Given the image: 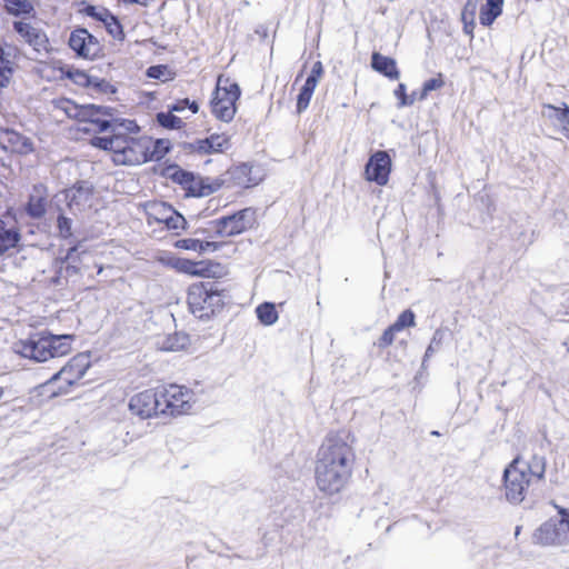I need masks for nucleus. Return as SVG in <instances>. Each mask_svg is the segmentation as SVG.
<instances>
[{"label":"nucleus","mask_w":569,"mask_h":569,"mask_svg":"<svg viewBox=\"0 0 569 569\" xmlns=\"http://www.w3.org/2000/svg\"><path fill=\"white\" fill-rule=\"evenodd\" d=\"M442 338H443L442 331L436 330L433 333V337L431 339V342L426 350L422 363H425L427 361V359H429L440 348Z\"/></svg>","instance_id":"obj_37"},{"label":"nucleus","mask_w":569,"mask_h":569,"mask_svg":"<svg viewBox=\"0 0 569 569\" xmlns=\"http://www.w3.org/2000/svg\"><path fill=\"white\" fill-rule=\"evenodd\" d=\"M161 413L179 416L189 413L196 403L194 392L179 385H169L160 391Z\"/></svg>","instance_id":"obj_8"},{"label":"nucleus","mask_w":569,"mask_h":569,"mask_svg":"<svg viewBox=\"0 0 569 569\" xmlns=\"http://www.w3.org/2000/svg\"><path fill=\"white\" fill-rule=\"evenodd\" d=\"M409 98H415V101L418 99L417 96H416V92H412L410 96H408Z\"/></svg>","instance_id":"obj_56"},{"label":"nucleus","mask_w":569,"mask_h":569,"mask_svg":"<svg viewBox=\"0 0 569 569\" xmlns=\"http://www.w3.org/2000/svg\"><path fill=\"white\" fill-rule=\"evenodd\" d=\"M58 229L62 238H69L72 234L71 219L64 217L63 214H60L58 217Z\"/></svg>","instance_id":"obj_42"},{"label":"nucleus","mask_w":569,"mask_h":569,"mask_svg":"<svg viewBox=\"0 0 569 569\" xmlns=\"http://www.w3.org/2000/svg\"><path fill=\"white\" fill-rule=\"evenodd\" d=\"M0 147L8 152L21 156L29 154L34 149L33 142L29 137L12 129L0 130Z\"/></svg>","instance_id":"obj_15"},{"label":"nucleus","mask_w":569,"mask_h":569,"mask_svg":"<svg viewBox=\"0 0 569 569\" xmlns=\"http://www.w3.org/2000/svg\"><path fill=\"white\" fill-rule=\"evenodd\" d=\"M13 29L26 42L34 48L41 47L46 42L44 33L28 22L17 21L13 23Z\"/></svg>","instance_id":"obj_23"},{"label":"nucleus","mask_w":569,"mask_h":569,"mask_svg":"<svg viewBox=\"0 0 569 569\" xmlns=\"http://www.w3.org/2000/svg\"><path fill=\"white\" fill-rule=\"evenodd\" d=\"M542 116L558 127L561 133L569 138V107L557 108L552 104H543Z\"/></svg>","instance_id":"obj_19"},{"label":"nucleus","mask_w":569,"mask_h":569,"mask_svg":"<svg viewBox=\"0 0 569 569\" xmlns=\"http://www.w3.org/2000/svg\"><path fill=\"white\" fill-rule=\"evenodd\" d=\"M188 345V337L184 335H176L174 337H169L167 343L164 345V349L177 351L179 349L184 348Z\"/></svg>","instance_id":"obj_38"},{"label":"nucleus","mask_w":569,"mask_h":569,"mask_svg":"<svg viewBox=\"0 0 569 569\" xmlns=\"http://www.w3.org/2000/svg\"><path fill=\"white\" fill-rule=\"evenodd\" d=\"M62 109L69 118H76L81 122H90L94 127L92 130L96 131H98L99 120H108L106 117H111V109L108 107L94 104L79 107L69 100L63 102Z\"/></svg>","instance_id":"obj_12"},{"label":"nucleus","mask_w":569,"mask_h":569,"mask_svg":"<svg viewBox=\"0 0 569 569\" xmlns=\"http://www.w3.org/2000/svg\"><path fill=\"white\" fill-rule=\"evenodd\" d=\"M7 11L12 16L30 14L33 4L30 0H2Z\"/></svg>","instance_id":"obj_29"},{"label":"nucleus","mask_w":569,"mask_h":569,"mask_svg":"<svg viewBox=\"0 0 569 569\" xmlns=\"http://www.w3.org/2000/svg\"><path fill=\"white\" fill-rule=\"evenodd\" d=\"M151 150H157V151H161L163 152V156L167 153L168 151V146L166 144V142L163 140H153V146L151 147Z\"/></svg>","instance_id":"obj_49"},{"label":"nucleus","mask_w":569,"mask_h":569,"mask_svg":"<svg viewBox=\"0 0 569 569\" xmlns=\"http://www.w3.org/2000/svg\"><path fill=\"white\" fill-rule=\"evenodd\" d=\"M72 340L73 336L71 335L39 333L17 341L13 345V350L23 358L44 362L51 358L70 353Z\"/></svg>","instance_id":"obj_4"},{"label":"nucleus","mask_w":569,"mask_h":569,"mask_svg":"<svg viewBox=\"0 0 569 569\" xmlns=\"http://www.w3.org/2000/svg\"><path fill=\"white\" fill-rule=\"evenodd\" d=\"M545 472L546 458L543 456L533 455L528 460L516 457L503 471L506 499L513 505L522 502L529 487L541 481Z\"/></svg>","instance_id":"obj_3"},{"label":"nucleus","mask_w":569,"mask_h":569,"mask_svg":"<svg viewBox=\"0 0 569 569\" xmlns=\"http://www.w3.org/2000/svg\"><path fill=\"white\" fill-rule=\"evenodd\" d=\"M399 332L392 325L389 326L378 340V347L385 349L391 346L395 341L396 333Z\"/></svg>","instance_id":"obj_39"},{"label":"nucleus","mask_w":569,"mask_h":569,"mask_svg":"<svg viewBox=\"0 0 569 569\" xmlns=\"http://www.w3.org/2000/svg\"><path fill=\"white\" fill-rule=\"evenodd\" d=\"M171 266L181 273L198 277L209 276V269L203 261L196 262L184 258H174Z\"/></svg>","instance_id":"obj_24"},{"label":"nucleus","mask_w":569,"mask_h":569,"mask_svg":"<svg viewBox=\"0 0 569 569\" xmlns=\"http://www.w3.org/2000/svg\"><path fill=\"white\" fill-rule=\"evenodd\" d=\"M183 103L188 104V107L190 108V110L193 112V113H197L198 110H199V106L196 101H192L190 102L189 99H184L182 100Z\"/></svg>","instance_id":"obj_51"},{"label":"nucleus","mask_w":569,"mask_h":569,"mask_svg":"<svg viewBox=\"0 0 569 569\" xmlns=\"http://www.w3.org/2000/svg\"><path fill=\"white\" fill-rule=\"evenodd\" d=\"M21 241L19 229L2 219H0V257L11 249H16Z\"/></svg>","instance_id":"obj_20"},{"label":"nucleus","mask_w":569,"mask_h":569,"mask_svg":"<svg viewBox=\"0 0 569 569\" xmlns=\"http://www.w3.org/2000/svg\"><path fill=\"white\" fill-rule=\"evenodd\" d=\"M177 247L184 250L198 251L201 249V240L198 239H181L177 242Z\"/></svg>","instance_id":"obj_44"},{"label":"nucleus","mask_w":569,"mask_h":569,"mask_svg":"<svg viewBox=\"0 0 569 569\" xmlns=\"http://www.w3.org/2000/svg\"><path fill=\"white\" fill-rule=\"evenodd\" d=\"M168 69L164 66H152L147 70V74L150 78L167 80Z\"/></svg>","instance_id":"obj_43"},{"label":"nucleus","mask_w":569,"mask_h":569,"mask_svg":"<svg viewBox=\"0 0 569 569\" xmlns=\"http://www.w3.org/2000/svg\"><path fill=\"white\" fill-rule=\"evenodd\" d=\"M218 248L217 243L216 242H210V241H201V249L198 250L199 252H204V251H214L216 249Z\"/></svg>","instance_id":"obj_50"},{"label":"nucleus","mask_w":569,"mask_h":569,"mask_svg":"<svg viewBox=\"0 0 569 569\" xmlns=\"http://www.w3.org/2000/svg\"><path fill=\"white\" fill-rule=\"evenodd\" d=\"M89 367V355L79 353L71 358L64 367L53 375L51 379L43 385V388H50L56 381L61 380L64 386L59 387L58 391H52V395L57 396L67 393L69 388L76 385L86 375Z\"/></svg>","instance_id":"obj_9"},{"label":"nucleus","mask_w":569,"mask_h":569,"mask_svg":"<svg viewBox=\"0 0 569 569\" xmlns=\"http://www.w3.org/2000/svg\"><path fill=\"white\" fill-rule=\"evenodd\" d=\"M317 84L318 83L315 82L313 77H308L306 79L305 84L300 89V92H299L298 99H297L298 113H301L302 111H305L308 108Z\"/></svg>","instance_id":"obj_26"},{"label":"nucleus","mask_w":569,"mask_h":569,"mask_svg":"<svg viewBox=\"0 0 569 569\" xmlns=\"http://www.w3.org/2000/svg\"><path fill=\"white\" fill-rule=\"evenodd\" d=\"M11 52L0 47V69H13V62L11 61Z\"/></svg>","instance_id":"obj_45"},{"label":"nucleus","mask_w":569,"mask_h":569,"mask_svg":"<svg viewBox=\"0 0 569 569\" xmlns=\"http://www.w3.org/2000/svg\"><path fill=\"white\" fill-rule=\"evenodd\" d=\"M463 24H465V32L468 33V34H472V31H473L475 27L470 26V21H467V23H463Z\"/></svg>","instance_id":"obj_54"},{"label":"nucleus","mask_w":569,"mask_h":569,"mask_svg":"<svg viewBox=\"0 0 569 569\" xmlns=\"http://www.w3.org/2000/svg\"><path fill=\"white\" fill-rule=\"evenodd\" d=\"M124 3L127 4H133V3H137V4H140V6H143V7H147L148 3H149V0H122Z\"/></svg>","instance_id":"obj_52"},{"label":"nucleus","mask_w":569,"mask_h":569,"mask_svg":"<svg viewBox=\"0 0 569 569\" xmlns=\"http://www.w3.org/2000/svg\"><path fill=\"white\" fill-rule=\"evenodd\" d=\"M164 224L172 230L184 229L186 219L173 209V214H170Z\"/></svg>","instance_id":"obj_40"},{"label":"nucleus","mask_w":569,"mask_h":569,"mask_svg":"<svg viewBox=\"0 0 569 569\" xmlns=\"http://www.w3.org/2000/svg\"><path fill=\"white\" fill-rule=\"evenodd\" d=\"M161 406L160 392L151 389L132 396L129 401V410L141 419H148L153 415L161 413Z\"/></svg>","instance_id":"obj_13"},{"label":"nucleus","mask_w":569,"mask_h":569,"mask_svg":"<svg viewBox=\"0 0 569 569\" xmlns=\"http://www.w3.org/2000/svg\"><path fill=\"white\" fill-rule=\"evenodd\" d=\"M66 199L72 211H82L91 207L92 189L86 184L74 186L67 190Z\"/></svg>","instance_id":"obj_17"},{"label":"nucleus","mask_w":569,"mask_h":569,"mask_svg":"<svg viewBox=\"0 0 569 569\" xmlns=\"http://www.w3.org/2000/svg\"><path fill=\"white\" fill-rule=\"evenodd\" d=\"M4 395V389L2 387H0V399L3 397Z\"/></svg>","instance_id":"obj_55"},{"label":"nucleus","mask_w":569,"mask_h":569,"mask_svg":"<svg viewBox=\"0 0 569 569\" xmlns=\"http://www.w3.org/2000/svg\"><path fill=\"white\" fill-rule=\"evenodd\" d=\"M68 44L82 59L94 60L102 56L100 41L84 28L71 31Z\"/></svg>","instance_id":"obj_10"},{"label":"nucleus","mask_w":569,"mask_h":569,"mask_svg":"<svg viewBox=\"0 0 569 569\" xmlns=\"http://www.w3.org/2000/svg\"><path fill=\"white\" fill-rule=\"evenodd\" d=\"M371 67L375 71L383 74L391 80H398L400 72L397 68L396 60L379 52H373L371 56Z\"/></svg>","instance_id":"obj_21"},{"label":"nucleus","mask_w":569,"mask_h":569,"mask_svg":"<svg viewBox=\"0 0 569 569\" xmlns=\"http://www.w3.org/2000/svg\"><path fill=\"white\" fill-rule=\"evenodd\" d=\"M239 97V86L219 77L214 96L211 100V111L214 117L221 121L230 122L236 114V102Z\"/></svg>","instance_id":"obj_7"},{"label":"nucleus","mask_w":569,"mask_h":569,"mask_svg":"<svg viewBox=\"0 0 569 569\" xmlns=\"http://www.w3.org/2000/svg\"><path fill=\"white\" fill-rule=\"evenodd\" d=\"M345 431L327 436L319 448L315 468L317 488L326 496L341 492L352 476L355 451Z\"/></svg>","instance_id":"obj_2"},{"label":"nucleus","mask_w":569,"mask_h":569,"mask_svg":"<svg viewBox=\"0 0 569 569\" xmlns=\"http://www.w3.org/2000/svg\"><path fill=\"white\" fill-rule=\"evenodd\" d=\"M251 170H252V167H250L247 163H242L233 170L232 174H233L234 180H237L238 184L243 186V187H250V186H253L257 183L256 180H253L252 178L249 177V174L251 173Z\"/></svg>","instance_id":"obj_30"},{"label":"nucleus","mask_w":569,"mask_h":569,"mask_svg":"<svg viewBox=\"0 0 569 569\" xmlns=\"http://www.w3.org/2000/svg\"><path fill=\"white\" fill-rule=\"evenodd\" d=\"M188 104L183 103L182 101L178 102L172 107L173 111H182Z\"/></svg>","instance_id":"obj_53"},{"label":"nucleus","mask_w":569,"mask_h":569,"mask_svg":"<svg viewBox=\"0 0 569 569\" xmlns=\"http://www.w3.org/2000/svg\"><path fill=\"white\" fill-rule=\"evenodd\" d=\"M256 221V212L251 208L242 209L231 216L218 219L216 231L221 237H233L250 229Z\"/></svg>","instance_id":"obj_11"},{"label":"nucleus","mask_w":569,"mask_h":569,"mask_svg":"<svg viewBox=\"0 0 569 569\" xmlns=\"http://www.w3.org/2000/svg\"><path fill=\"white\" fill-rule=\"evenodd\" d=\"M147 213L156 221L164 223L173 214V208L166 202L153 201L147 204Z\"/></svg>","instance_id":"obj_27"},{"label":"nucleus","mask_w":569,"mask_h":569,"mask_svg":"<svg viewBox=\"0 0 569 569\" xmlns=\"http://www.w3.org/2000/svg\"><path fill=\"white\" fill-rule=\"evenodd\" d=\"M560 520L543 522L532 535V541L540 546H563L569 542V510L556 506Z\"/></svg>","instance_id":"obj_6"},{"label":"nucleus","mask_w":569,"mask_h":569,"mask_svg":"<svg viewBox=\"0 0 569 569\" xmlns=\"http://www.w3.org/2000/svg\"><path fill=\"white\" fill-rule=\"evenodd\" d=\"M103 26L108 33L116 40L122 41L124 39V32L119 20L111 14L108 20L103 22Z\"/></svg>","instance_id":"obj_31"},{"label":"nucleus","mask_w":569,"mask_h":569,"mask_svg":"<svg viewBox=\"0 0 569 569\" xmlns=\"http://www.w3.org/2000/svg\"><path fill=\"white\" fill-rule=\"evenodd\" d=\"M520 529H521L520 527H517V528H516V532H515V535H516V536H518V535H519Z\"/></svg>","instance_id":"obj_57"},{"label":"nucleus","mask_w":569,"mask_h":569,"mask_svg":"<svg viewBox=\"0 0 569 569\" xmlns=\"http://www.w3.org/2000/svg\"><path fill=\"white\" fill-rule=\"evenodd\" d=\"M503 0H486L480 8L479 20L482 26L489 27L502 13Z\"/></svg>","instance_id":"obj_25"},{"label":"nucleus","mask_w":569,"mask_h":569,"mask_svg":"<svg viewBox=\"0 0 569 569\" xmlns=\"http://www.w3.org/2000/svg\"><path fill=\"white\" fill-rule=\"evenodd\" d=\"M322 64L320 61H317L313 66H312V69H311V72L308 77H313L315 78V82L318 83L321 74H322Z\"/></svg>","instance_id":"obj_48"},{"label":"nucleus","mask_w":569,"mask_h":569,"mask_svg":"<svg viewBox=\"0 0 569 569\" xmlns=\"http://www.w3.org/2000/svg\"><path fill=\"white\" fill-rule=\"evenodd\" d=\"M173 179L183 186L189 194L193 197H204L212 193L213 189L210 186H204L200 177H196L193 173L178 170L173 174Z\"/></svg>","instance_id":"obj_16"},{"label":"nucleus","mask_w":569,"mask_h":569,"mask_svg":"<svg viewBox=\"0 0 569 569\" xmlns=\"http://www.w3.org/2000/svg\"><path fill=\"white\" fill-rule=\"evenodd\" d=\"M13 69H0V88H7L11 81Z\"/></svg>","instance_id":"obj_46"},{"label":"nucleus","mask_w":569,"mask_h":569,"mask_svg":"<svg viewBox=\"0 0 569 569\" xmlns=\"http://www.w3.org/2000/svg\"><path fill=\"white\" fill-rule=\"evenodd\" d=\"M84 12L88 17H91L98 21H101L102 23L106 20H108V18L112 14L107 8L96 7V6H88L84 9Z\"/></svg>","instance_id":"obj_36"},{"label":"nucleus","mask_w":569,"mask_h":569,"mask_svg":"<svg viewBox=\"0 0 569 569\" xmlns=\"http://www.w3.org/2000/svg\"><path fill=\"white\" fill-rule=\"evenodd\" d=\"M443 84H445V81H443L441 74H438V77L427 80L423 83L422 90L419 96V100L426 99L430 91L440 89L441 87H443Z\"/></svg>","instance_id":"obj_34"},{"label":"nucleus","mask_w":569,"mask_h":569,"mask_svg":"<svg viewBox=\"0 0 569 569\" xmlns=\"http://www.w3.org/2000/svg\"><path fill=\"white\" fill-rule=\"evenodd\" d=\"M157 121L167 129H180L183 123L179 117L171 112H159L157 114Z\"/></svg>","instance_id":"obj_32"},{"label":"nucleus","mask_w":569,"mask_h":569,"mask_svg":"<svg viewBox=\"0 0 569 569\" xmlns=\"http://www.w3.org/2000/svg\"><path fill=\"white\" fill-rule=\"evenodd\" d=\"M259 321L264 326H272L278 320V312L271 302H263L256 308Z\"/></svg>","instance_id":"obj_28"},{"label":"nucleus","mask_w":569,"mask_h":569,"mask_svg":"<svg viewBox=\"0 0 569 569\" xmlns=\"http://www.w3.org/2000/svg\"><path fill=\"white\" fill-rule=\"evenodd\" d=\"M395 96L399 99V108L410 106L415 102V98H409L406 93V86L403 83H399L398 88L395 90Z\"/></svg>","instance_id":"obj_41"},{"label":"nucleus","mask_w":569,"mask_h":569,"mask_svg":"<svg viewBox=\"0 0 569 569\" xmlns=\"http://www.w3.org/2000/svg\"><path fill=\"white\" fill-rule=\"evenodd\" d=\"M478 6V0H467L461 12V20L463 23L470 21V26L475 27V14Z\"/></svg>","instance_id":"obj_35"},{"label":"nucleus","mask_w":569,"mask_h":569,"mask_svg":"<svg viewBox=\"0 0 569 569\" xmlns=\"http://www.w3.org/2000/svg\"><path fill=\"white\" fill-rule=\"evenodd\" d=\"M69 77L72 78L77 83H80V84L89 83L88 74L82 71H76L74 73H70Z\"/></svg>","instance_id":"obj_47"},{"label":"nucleus","mask_w":569,"mask_h":569,"mask_svg":"<svg viewBox=\"0 0 569 569\" xmlns=\"http://www.w3.org/2000/svg\"><path fill=\"white\" fill-rule=\"evenodd\" d=\"M230 146L229 137L227 134L213 133L210 137L197 140L192 143L193 151L200 154H209L222 152Z\"/></svg>","instance_id":"obj_18"},{"label":"nucleus","mask_w":569,"mask_h":569,"mask_svg":"<svg viewBox=\"0 0 569 569\" xmlns=\"http://www.w3.org/2000/svg\"><path fill=\"white\" fill-rule=\"evenodd\" d=\"M110 131L109 137H94V147L112 153V161L118 166H138L148 161H158L163 152L151 150L153 140L149 137L134 136L138 124L132 120L113 118L98 121V132Z\"/></svg>","instance_id":"obj_1"},{"label":"nucleus","mask_w":569,"mask_h":569,"mask_svg":"<svg viewBox=\"0 0 569 569\" xmlns=\"http://www.w3.org/2000/svg\"><path fill=\"white\" fill-rule=\"evenodd\" d=\"M224 290L216 282H198L188 289V306L191 313L199 319H209L219 312L224 305Z\"/></svg>","instance_id":"obj_5"},{"label":"nucleus","mask_w":569,"mask_h":569,"mask_svg":"<svg viewBox=\"0 0 569 569\" xmlns=\"http://www.w3.org/2000/svg\"><path fill=\"white\" fill-rule=\"evenodd\" d=\"M47 210V196L43 187H34L33 193L29 197L26 211L29 217L40 219Z\"/></svg>","instance_id":"obj_22"},{"label":"nucleus","mask_w":569,"mask_h":569,"mask_svg":"<svg viewBox=\"0 0 569 569\" xmlns=\"http://www.w3.org/2000/svg\"><path fill=\"white\" fill-rule=\"evenodd\" d=\"M391 172V158L386 151H376L368 160L365 168V178L376 182L378 186H386Z\"/></svg>","instance_id":"obj_14"},{"label":"nucleus","mask_w":569,"mask_h":569,"mask_svg":"<svg viewBox=\"0 0 569 569\" xmlns=\"http://www.w3.org/2000/svg\"><path fill=\"white\" fill-rule=\"evenodd\" d=\"M416 317L415 313L411 310H405L402 311L397 320L392 323L393 327L400 332L405 328H411L416 326Z\"/></svg>","instance_id":"obj_33"}]
</instances>
